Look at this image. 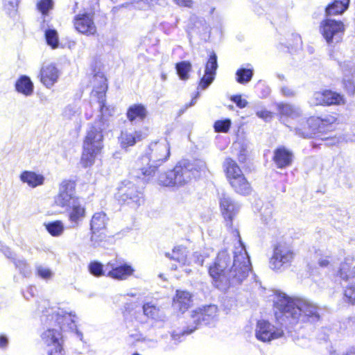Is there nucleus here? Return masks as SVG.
Instances as JSON below:
<instances>
[{"label": "nucleus", "mask_w": 355, "mask_h": 355, "mask_svg": "<svg viewBox=\"0 0 355 355\" xmlns=\"http://www.w3.org/2000/svg\"><path fill=\"white\" fill-rule=\"evenodd\" d=\"M336 121V118L334 116L327 114L323 116L309 119L307 123L309 125L314 123L318 125V132H323L331 130Z\"/></svg>", "instance_id": "cd10ccee"}, {"label": "nucleus", "mask_w": 355, "mask_h": 355, "mask_svg": "<svg viewBox=\"0 0 355 355\" xmlns=\"http://www.w3.org/2000/svg\"><path fill=\"white\" fill-rule=\"evenodd\" d=\"M217 68V56L215 53L212 52L205 64V74L200 80L199 87L205 89L212 83Z\"/></svg>", "instance_id": "6ab92c4d"}, {"label": "nucleus", "mask_w": 355, "mask_h": 355, "mask_svg": "<svg viewBox=\"0 0 355 355\" xmlns=\"http://www.w3.org/2000/svg\"><path fill=\"white\" fill-rule=\"evenodd\" d=\"M354 258L348 256L340 265L337 276L345 282L355 278V267L353 266Z\"/></svg>", "instance_id": "393cba45"}, {"label": "nucleus", "mask_w": 355, "mask_h": 355, "mask_svg": "<svg viewBox=\"0 0 355 355\" xmlns=\"http://www.w3.org/2000/svg\"><path fill=\"white\" fill-rule=\"evenodd\" d=\"M79 199L75 196V183L71 180H63L59 187V192L55 197V204L62 208H68L72 201Z\"/></svg>", "instance_id": "ddd939ff"}, {"label": "nucleus", "mask_w": 355, "mask_h": 355, "mask_svg": "<svg viewBox=\"0 0 355 355\" xmlns=\"http://www.w3.org/2000/svg\"><path fill=\"white\" fill-rule=\"evenodd\" d=\"M196 103V99L195 98H193L190 103V104L189 105L187 106V108L188 107H190V106H192L194 104Z\"/></svg>", "instance_id": "774afa93"}, {"label": "nucleus", "mask_w": 355, "mask_h": 355, "mask_svg": "<svg viewBox=\"0 0 355 355\" xmlns=\"http://www.w3.org/2000/svg\"><path fill=\"white\" fill-rule=\"evenodd\" d=\"M325 141L326 145H335L338 143L339 139L336 136H329L322 139Z\"/></svg>", "instance_id": "5fc2aeb1"}, {"label": "nucleus", "mask_w": 355, "mask_h": 355, "mask_svg": "<svg viewBox=\"0 0 355 355\" xmlns=\"http://www.w3.org/2000/svg\"><path fill=\"white\" fill-rule=\"evenodd\" d=\"M141 343H145L148 347H155L157 345V340L155 339L148 338L144 336V339Z\"/></svg>", "instance_id": "13d9d810"}, {"label": "nucleus", "mask_w": 355, "mask_h": 355, "mask_svg": "<svg viewBox=\"0 0 355 355\" xmlns=\"http://www.w3.org/2000/svg\"><path fill=\"white\" fill-rule=\"evenodd\" d=\"M53 0H40L37 4V9L44 15L48 14L49 10L53 8Z\"/></svg>", "instance_id": "de8ad7c7"}, {"label": "nucleus", "mask_w": 355, "mask_h": 355, "mask_svg": "<svg viewBox=\"0 0 355 355\" xmlns=\"http://www.w3.org/2000/svg\"><path fill=\"white\" fill-rule=\"evenodd\" d=\"M20 180L21 182L28 184V186L35 188L44 184V178L42 175L26 171L20 175Z\"/></svg>", "instance_id": "473e14b6"}, {"label": "nucleus", "mask_w": 355, "mask_h": 355, "mask_svg": "<svg viewBox=\"0 0 355 355\" xmlns=\"http://www.w3.org/2000/svg\"><path fill=\"white\" fill-rule=\"evenodd\" d=\"M277 325L272 324L265 320H258L255 329L256 338L262 342H270L272 340L282 338L284 335V327L291 329L285 322L279 321L277 318Z\"/></svg>", "instance_id": "9d476101"}, {"label": "nucleus", "mask_w": 355, "mask_h": 355, "mask_svg": "<svg viewBox=\"0 0 355 355\" xmlns=\"http://www.w3.org/2000/svg\"><path fill=\"white\" fill-rule=\"evenodd\" d=\"M191 67V64L188 61L178 62L175 65V69L179 78L182 80H188Z\"/></svg>", "instance_id": "58836bf2"}, {"label": "nucleus", "mask_w": 355, "mask_h": 355, "mask_svg": "<svg viewBox=\"0 0 355 355\" xmlns=\"http://www.w3.org/2000/svg\"><path fill=\"white\" fill-rule=\"evenodd\" d=\"M256 114L259 118L263 119L266 122L270 121L273 117V114L266 109L257 110Z\"/></svg>", "instance_id": "8fccbe9b"}, {"label": "nucleus", "mask_w": 355, "mask_h": 355, "mask_svg": "<svg viewBox=\"0 0 355 355\" xmlns=\"http://www.w3.org/2000/svg\"><path fill=\"white\" fill-rule=\"evenodd\" d=\"M231 125L230 119L217 121L214 123V130L217 132H227Z\"/></svg>", "instance_id": "49530a36"}, {"label": "nucleus", "mask_w": 355, "mask_h": 355, "mask_svg": "<svg viewBox=\"0 0 355 355\" xmlns=\"http://www.w3.org/2000/svg\"><path fill=\"white\" fill-rule=\"evenodd\" d=\"M320 31L328 44H336L342 40L345 27L340 21L327 19L321 23Z\"/></svg>", "instance_id": "9b49d317"}, {"label": "nucleus", "mask_w": 355, "mask_h": 355, "mask_svg": "<svg viewBox=\"0 0 355 355\" xmlns=\"http://www.w3.org/2000/svg\"><path fill=\"white\" fill-rule=\"evenodd\" d=\"M348 351L351 354V355H355V347H350Z\"/></svg>", "instance_id": "69168bd1"}, {"label": "nucleus", "mask_w": 355, "mask_h": 355, "mask_svg": "<svg viewBox=\"0 0 355 355\" xmlns=\"http://www.w3.org/2000/svg\"><path fill=\"white\" fill-rule=\"evenodd\" d=\"M88 270L89 272L96 277L103 276L107 277V264L103 265L98 261H92L88 265Z\"/></svg>", "instance_id": "e433bc0d"}, {"label": "nucleus", "mask_w": 355, "mask_h": 355, "mask_svg": "<svg viewBox=\"0 0 355 355\" xmlns=\"http://www.w3.org/2000/svg\"><path fill=\"white\" fill-rule=\"evenodd\" d=\"M92 96L98 99L100 114L94 123H89L83 141L81 164L85 167L94 164L96 157L103 148V132L110 126V118L115 112L113 106L105 105V92L107 89V80L103 72L98 71L93 76Z\"/></svg>", "instance_id": "f257e3e1"}, {"label": "nucleus", "mask_w": 355, "mask_h": 355, "mask_svg": "<svg viewBox=\"0 0 355 355\" xmlns=\"http://www.w3.org/2000/svg\"><path fill=\"white\" fill-rule=\"evenodd\" d=\"M294 155L285 146H279L273 152L272 160L278 168H286L292 165Z\"/></svg>", "instance_id": "aec40b11"}, {"label": "nucleus", "mask_w": 355, "mask_h": 355, "mask_svg": "<svg viewBox=\"0 0 355 355\" xmlns=\"http://www.w3.org/2000/svg\"><path fill=\"white\" fill-rule=\"evenodd\" d=\"M108 222V218L103 211L95 213L90 221L91 242L93 245H98L99 241L105 238V234L103 232L105 230Z\"/></svg>", "instance_id": "f8f14e48"}, {"label": "nucleus", "mask_w": 355, "mask_h": 355, "mask_svg": "<svg viewBox=\"0 0 355 355\" xmlns=\"http://www.w3.org/2000/svg\"><path fill=\"white\" fill-rule=\"evenodd\" d=\"M142 309L144 314L148 318L155 321H164L166 319V315L164 311L151 302L144 304Z\"/></svg>", "instance_id": "7c9ffc66"}, {"label": "nucleus", "mask_w": 355, "mask_h": 355, "mask_svg": "<svg viewBox=\"0 0 355 355\" xmlns=\"http://www.w3.org/2000/svg\"><path fill=\"white\" fill-rule=\"evenodd\" d=\"M147 114L148 111L144 105L133 104L128 107L126 116L131 123H133L135 121H144Z\"/></svg>", "instance_id": "c85d7f7f"}, {"label": "nucleus", "mask_w": 355, "mask_h": 355, "mask_svg": "<svg viewBox=\"0 0 355 355\" xmlns=\"http://www.w3.org/2000/svg\"><path fill=\"white\" fill-rule=\"evenodd\" d=\"M344 98L340 94L331 90L315 92L309 100L311 106L344 104Z\"/></svg>", "instance_id": "dca6fc26"}, {"label": "nucleus", "mask_w": 355, "mask_h": 355, "mask_svg": "<svg viewBox=\"0 0 355 355\" xmlns=\"http://www.w3.org/2000/svg\"><path fill=\"white\" fill-rule=\"evenodd\" d=\"M75 28L80 33L87 36L94 35L97 29L93 16L88 13L78 14L73 19Z\"/></svg>", "instance_id": "a211bd4d"}, {"label": "nucleus", "mask_w": 355, "mask_h": 355, "mask_svg": "<svg viewBox=\"0 0 355 355\" xmlns=\"http://www.w3.org/2000/svg\"><path fill=\"white\" fill-rule=\"evenodd\" d=\"M206 168V163L203 160H183L177 164L173 169L160 174L158 182L164 187H182L192 178L199 177Z\"/></svg>", "instance_id": "423d86ee"}, {"label": "nucleus", "mask_w": 355, "mask_h": 355, "mask_svg": "<svg viewBox=\"0 0 355 355\" xmlns=\"http://www.w3.org/2000/svg\"><path fill=\"white\" fill-rule=\"evenodd\" d=\"M193 258L196 263L202 266L204 263V257L198 252H195L193 254Z\"/></svg>", "instance_id": "6e6d98bb"}, {"label": "nucleus", "mask_w": 355, "mask_h": 355, "mask_svg": "<svg viewBox=\"0 0 355 355\" xmlns=\"http://www.w3.org/2000/svg\"><path fill=\"white\" fill-rule=\"evenodd\" d=\"M296 134L298 135L299 136H301L304 138L311 137L310 133H308V132L305 133L304 132H302L301 130H300V129L296 130Z\"/></svg>", "instance_id": "680f3d73"}, {"label": "nucleus", "mask_w": 355, "mask_h": 355, "mask_svg": "<svg viewBox=\"0 0 355 355\" xmlns=\"http://www.w3.org/2000/svg\"><path fill=\"white\" fill-rule=\"evenodd\" d=\"M45 38L48 45L51 46L52 49H55L58 46V35L55 29H47L45 31Z\"/></svg>", "instance_id": "a19ab883"}, {"label": "nucleus", "mask_w": 355, "mask_h": 355, "mask_svg": "<svg viewBox=\"0 0 355 355\" xmlns=\"http://www.w3.org/2000/svg\"><path fill=\"white\" fill-rule=\"evenodd\" d=\"M191 295L187 291H177L173 298V307L175 310L184 313L189 309L191 302Z\"/></svg>", "instance_id": "bb28decb"}, {"label": "nucleus", "mask_w": 355, "mask_h": 355, "mask_svg": "<svg viewBox=\"0 0 355 355\" xmlns=\"http://www.w3.org/2000/svg\"><path fill=\"white\" fill-rule=\"evenodd\" d=\"M107 277L116 280H125L135 271L131 265L116 259L107 263Z\"/></svg>", "instance_id": "2eb2a0df"}, {"label": "nucleus", "mask_w": 355, "mask_h": 355, "mask_svg": "<svg viewBox=\"0 0 355 355\" xmlns=\"http://www.w3.org/2000/svg\"><path fill=\"white\" fill-rule=\"evenodd\" d=\"M144 138L143 133L140 130L129 131L128 130H122L118 141L120 146L123 149L135 146L137 142Z\"/></svg>", "instance_id": "b1692460"}, {"label": "nucleus", "mask_w": 355, "mask_h": 355, "mask_svg": "<svg viewBox=\"0 0 355 355\" xmlns=\"http://www.w3.org/2000/svg\"><path fill=\"white\" fill-rule=\"evenodd\" d=\"M19 1L16 0L15 1L10 2V6L12 8V11L15 12L17 11V7H18Z\"/></svg>", "instance_id": "e2e57ef3"}, {"label": "nucleus", "mask_w": 355, "mask_h": 355, "mask_svg": "<svg viewBox=\"0 0 355 355\" xmlns=\"http://www.w3.org/2000/svg\"><path fill=\"white\" fill-rule=\"evenodd\" d=\"M218 317V307L210 304L198 308L192 311V322L196 324V329L200 325H207L214 322Z\"/></svg>", "instance_id": "4468645a"}, {"label": "nucleus", "mask_w": 355, "mask_h": 355, "mask_svg": "<svg viewBox=\"0 0 355 355\" xmlns=\"http://www.w3.org/2000/svg\"><path fill=\"white\" fill-rule=\"evenodd\" d=\"M345 298L351 304H355V284L348 286L344 293Z\"/></svg>", "instance_id": "09e8293b"}, {"label": "nucleus", "mask_w": 355, "mask_h": 355, "mask_svg": "<svg viewBox=\"0 0 355 355\" xmlns=\"http://www.w3.org/2000/svg\"><path fill=\"white\" fill-rule=\"evenodd\" d=\"M344 75L343 85L346 91L353 94L355 92V85L352 79L354 74H355V65L351 61L344 62L339 63Z\"/></svg>", "instance_id": "4be33fe9"}, {"label": "nucleus", "mask_w": 355, "mask_h": 355, "mask_svg": "<svg viewBox=\"0 0 355 355\" xmlns=\"http://www.w3.org/2000/svg\"><path fill=\"white\" fill-rule=\"evenodd\" d=\"M280 92L282 96L287 98L294 97L296 94L295 91L293 88L288 86H282Z\"/></svg>", "instance_id": "603ef678"}, {"label": "nucleus", "mask_w": 355, "mask_h": 355, "mask_svg": "<svg viewBox=\"0 0 355 355\" xmlns=\"http://www.w3.org/2000/svg\"><path fill=\"white\" fill-rule=\"evenodd\" d=\"M48 232L53 236H60L64 230V225L60 220H55L45 224Z\"/></svg>", "instance_id": "ea45409f"}, {"label": "nucleus", "mask_w": 355, "mask_h": 355, "mask_svg": "<svg viewBox=\"0 0 355 355\" xmlns=\"http://www.w3.org/2000/svg\"><path fill=\"white\" fill-rule=\"evenodd\" d=\"M170 156V146L166 139L151 142L145 154L136 162L135 177L148 182L155 171Z\"/></svg>", "instance_id": "39448f33"}, {"label": "nucleus", "mask_w": 355, "mask_h": 355, "mask_svg": "<svg viewBox=\"0 0 355 355\" xmlns=\"http://www.w3.org/2000/svg\"><path fill=\"white\" fill-rule=\"evenodd\" d=\"M143 339H144V336L137 330H134L129 331L125 340L128 345L135 346L137 343H141Z\"/></svg>", "instance_id": "37998d69"}, {"label": "nucleus", "mask_w": 355, "mask_h": 355, "mask_svg": "<svg viewBox=\"0 0 355 355\" xmlns=\"http://www.w3.org/2000/svg\"><path fill=\"white\" fill-rule=\"evenodd\" d=\"M36 293L37 288L35 286H29L23 295L26 300H29L31 297H35Z\"/></svg>", "instance_id": "864d4df0"}, {"label": "nucleus", "mask_w": 355, "mask_h": 355, "mask_svg": "<svg viewBox=\"0 0 355 355\" xmlns=\"http://www.w3.org/2000/svg\"><path fill=\"white\" fill-rule=\"evenodd\" d=\"M35 270L36 276L45 281L51 279L54 276V272L50 268L41 263L35 265Z\"/></svg>", "instance_id": "4c0bfd02"}, {"label": "nucleus", "mask_w": 355, "mask_h": 355, "mask_svg": "<svg viewBox=\"0 0 355 355\" xmlns=\"http://www.w3.org/2000/svg\"><path fill=\"white\" fill-rule=\"evenodd\" d=\"M277 110L279 114L283 116L296 118L301 115V110L299 107L285 103H276Z\"/></svg>", "instance_id": "72a5a7b5"}, {"label": "nucleus", "mask_w": 355, "mask_h": 355, "mask_svg": "<svg viewBox=\"0 0 355 355\" xmlns=\"http://www.w3.org/2000/svg\"><path fill=\"white\" fill-rule=\"evenodd\" d=\"M329 263L328 257H321L318 259V264L321 267H327Z\"/></svg>", "instance_id": "052dcab7"}, {"label": "nucleus", "mask_w": 355, "mask_h": 355, "mask_svg": "<svg viewBox=\"0 0 355 355\" xmlns=\"http://www.w3.org/2000/svg\"><path fill=\"white\" fill-rule=\"evenodd\" d=\"M165 256L171 260L178 262L180 266H184L190 264L188 259L187 248L182 245H178L173 248L171 252H166Z\"/></svg>", "instance_id": "a878e982"}, {"label": "nucleus", "mask_w": 355, "mask_h": 355, "mask_svg": "<svg viewBox=\"0 0 355 355\" xmlns=\"http://www.w3.org/2000/svg\"><path fill=\"white\" fill-rule=\"evenodd\" d=\"M174 2L180 6L191 7L192 0H173Z\"/></svg>", "instance_id": "4d7b16f0"}, {"label": "nucleus", "mask_w": 355, "mask_h": 355, "mask_svg": "<svg viewBox=\"0 0 355 355\" xmlns=\"http://www.w3.org/2000/svg\"><path fill=\"white\" fill-rule=\"evenodd\" d=\"M223 166L227 180L233 190L244 196L251 194L252 187L236 162L231 158H227Z\"/></svg>", "instance_id": "0eeeda50"}, {"label": "nucleus", "mask_w": 355, "mask_h": 355, "mask_svg": "<svg viewBox=\"0 0 355 355\" xmlns=\"http://www.w3.org/2000/svg\"><path fill=\"white\" fill-rule=\"evenodd\" d=\"M196 329V327L192 328L189 327L185 330H175L171 334V339L174 340L175 343H180L185 336L191 334Z\"/></svg>", "instance_id": "79ce46f5"}, {"label": "nucleus", "mask_w": 355, "mask_h": 355, "mask_svg": "<svg viewBox=\"0 0 355 355\" xmlns=\"http://www.w3.org/2000/svg\"><path fill=\"white\" fill-rule=\"evenodd\" d=\"M6 256L8 258L12 259L15 268L19 271V274L22 275V277L25 278L31 277L32 274L31 268L24 258L21 257L12 256V253L10 252H9Z\"/></svg>", "instance_id": "c756f323"}, {"label": "nucleus", "mask_w": 355, "mask_h": 355, "mask_svg": "<svg viewBox=\"0 0 355 355\" xmlns=\"http://www.w3.org/2000/svg\"><path fill=\"white\" fill-rule=\"evenodd\" d=\"M116 200L121 204H126L137 209L144 203V193L141 189L130 181H123L115 194Z\"/></svg>", "instance_id": "6e6552de"}, {"label": "nucleus", "mask_w": 355, "mask_h": 355, "mask_svg": "<svg viewBox=\"0 0 355 355\" xmlns=\"http://www.w3.org/2000/svg\"><path fill=\"white\" fill-rule=\"evenodd\" d=\"M79 108L75 105H67L63 111L64 117L68 119H72L76 116L79 115Z\"/></svg>", "instance_id": "a18cd8bd"}, {"label": "nucleus", "mask_w": 355, "mask_h": 355, "mask_svg": "<svg viewBox=\"0 0 355 355\" xmlns=\"http://www.w3.org/2000/svg\"><path fill=\"white\" fill-rule=\"evenodd\" d=\"M40 303L38 305V311L41 313L40 320L47 328L41 334L46 352L48 355H65L61 331H75L80 340L83 337L76 328V315L63 308L50 306L47 300H42Z\"/></svg>", "instance_id": "7ed1b4c3"}, {"label": "nucleus", "mask_w": 355, "mask_h": 355, "mask_svg": "<svg viewBox=\"0 0 355 355\" xmlns=\"http://www.w3.org/2000/svg\"><path fill=\"white\" fill-rule=\"evenodd\" d=\"M8 345V338L4 336L1 335L0 336V347L1 348H6Z\"/></svg>", "instance_id": "bf43d9fd"}, {"label": "nucleus", "mask_w": 355, "mask_h": 355, "mask_svg": "<svg viewBox=\"0 0 355 355\" xmlns=\"http://www.w3.org/2000/svg\"><path fill=\"white\" fill-rule=\"evenodd\" d=\"M60 72L53 64L44 65L40 70V81L47 88H51L58 82Z\"/></svg>", "instance_id": "5701e85b"}, {"label": "nucleus", "mask_w": 355, "mask_h": 355, "mask_svg": "<svg viewBox=\"0 0 355 355\" xmlns=\"http://www.w3.org/2000/svg\"><path fill=\"white\" fill-rule=\"evenodd\" d=\"M167 79V74L164 72L161 73V80L162 81H166Z\"/></svg>", "instance_id": "0e129e2a"}, {"label": "nucleus", "mask_w": 355, "mask_h": 355, "mask_svg": "<svg viewBox=\"0 0 355 355\" xmlns=\"http://www.w3.org/2000/svg\"><path fill=\"white\" fill-rule=\"evenodd\" d=\"M294 256L292 246L286 242L279 241L274 248L269 266L275 271L284 270L291 266Z\"/></svg>", "instance_id": "1a4fd4ad"}, {"label": "nucleus", "mask_w": 355, "mask_h": 355, "mask_svg": "<svg viewBox=\"0 0 355 355\" xmlns=\"http://www.w3.org/2000/svg\"><path fill=\"white\" fill-rule=\"evenodd\" d=\"M350 0H333L325 9L327 17L341 15L345 12L349 5Z\"/></svg>", "instance_id": "2f4dec72"}, {"label": "nucleus", "mask_w": 355, "mask_h": 355, "mask_svg": "<svg viewBox=\"0 0 355 355\" xmlns=\"http://www.w3.org/2000/svg\"><path fill=\"white\" fill-rule=\"evenodd\" d=\"M234 232L239 237V246L235 248L233 257L227 250H221L209 267L212 284L223 291L241 285L251 271L250 257L241 241L239 232L235 230Z\"/></svg>", "instance_id": "f03ea898"}, {"label": "nucleus", "mask_w": 355, "mask_h": 355, "mask_svg": "<svg viewBox=\"0 0 355 355\" xmlns=\"http://www.w3.org/2000/svg\"><path fill=\"white\" fill-rule=\"evenodd\" d=\"M235 75L236 82L239 84L245 85L252 80L254 75V69L252 68L241 67L237 69Z\"/></svg>", "instance_id": "c9c22d12"}, {"label": "nucleus", "mask_w": 355, "mask_h": 355, "mask_svg": "<svg viewBox=\"0 0 355 355\" xmlns=\"http://www.w3.org/2000/svg\"><path fill=\"white\" fill-rule=\"evenodd\" d=\"M69 208V220L71 223V227H77L85 217V207L80 199H75Z\"/></svg>", "instance_id": "412c9836"}, {"label": "nucleus", "mask_w": 355, "mask_h": 355, "mask_svg": "<svg viewBox=\"0 0 355 355\" xmlns=\"http://www.w3.org/2000/svg\"><path fill=\"white\" fill-rule=\"evenodd\" d=\"M230 99L239 108H244L248 105V101L245 99L242 98L241 95L232 96Z\"/></svg>", "instance_id": "3c124183"}, {"label": "nucleus", "mask_w": 355, "mask_h": 355, "mask_svg": "<svg viewBox=\"0 0 355 355\" xmlns=\"http://www.w3.org/2000/svg\"><path fill=\"white\" fill-rule=\"evenodd\" d=\"M16 90L25 96H30L33 92V84L27 76H21L15 83Z\"/></svg>", "instance_id": "f704fd0d"}, {"label": "nucleus", "mask_w": 355, "mask_h": 355, "mask_svg": "<svg viewBox=\"0 0 355 355\" xmlns=\"http://www.w3.org/2000/svg\"><path fill=\"white\" fill-rule=\"evenodd\" d=\"M275 315L291 328H301L304 324H315L320 320V309L313 302L302 298H292L286 293L276 291L274 297Z\"/></svg>", "instance_id": "20e7f679"}, {"label": "nucleus", "mask_w": 355, "mask_h": 355, "mask_svg": "<svg viewBox=\"0 0 355 355\" xmlns=\"http://www.w3.org/2000/svg\"><path fill=\"white\" fill-rule=\"evenodd\" d=\"M219 204L222 215L227 222V226L232 227V220L240 210V204L225 193H223L220 197Z\"/></svg>", "instance_id": "f3484780"}, {"label": "nucleus", "mask_w": 355, "mask_h": 355, "mask_svg": "<svg viewBox=\"0 0 355 355\" xmlns=\"http://www.w3.org/2000/svg\"><path fill=\"white\" fill-rule=\"evenodd\" d=\"M272 212H273V207L270 204L268 203L266 205H264L261 209V220L265 223H268L269 221L272 219Z\"/></svg>", "instance_id": "c03bdc74"}, {"label": "nucleus", "mask_w": 355, "mask_h": 355, "mask_svg": "<svg viewBox=\"0 0 355 355\" xmlns=\"http://www.w3.org/2000/svg\"><path fill=\"white\" fill-rule=\"evenodd\" d=\"M277 78L279 80H285V76L283 75V74H277Z\"/></svg>", "instance_id": "338daca9"}]
</instances>
